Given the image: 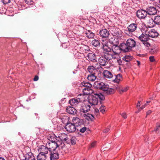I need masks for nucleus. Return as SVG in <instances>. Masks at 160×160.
Wrapping results in <instances>:
<instances>
[{
    "label": "nucleus",
    "mask_w": 160,
    "mask_h": 160,
    "mask_svg": "<svg viewBox=\"0 0 160 160\" xmlns=\"http://www.w3.org/2000/svg\"><path fill=\"white\" fill-rule=\"evenodd\" d=\"M94 87L97 89L103 91L104 93L108 94H111L113 93L114 90L113 89L109 88L108 84L100 81H97L94 82Z\"/></svg>",
    "instance_id": "f257e3e1"
},
{
    "label": "nucleus",
    "mask_w": 160,
    "mask_h": 160,
    "mask_svg": "<svg viewBox=\"0 0 160 160\" xmlns=\"http://www.w3.org/2000/svg\"><path fill=\"white\" fill-rule=\"evenodd\" d=\"M136 42L132 38H129L126 43H121L122 48V51L124 52H128L131 51L133 48L135 47Z\"/></svg>",
    "instance_id": "f03ea898"
},
{
    "label": "nucleus",
    "mask_w": 160,
    "mask_h": 160,
    "mask_svg": "<svg viewBox=\"0 0 160 160\" xmlns=\"http://www.w3.org/2000/svg\"><path fill=\"white\" fill-rule=\"evenodd\" d=\"M59 141L57 142H48L46 143V147L48 148L49 151L51 152L55 151L56 150L59 149Z\"/></svg>",
    "instance_id": "7ed1b4c3"
},
{
    "label": "nucleus",
    "mask_w": 160,
    "mask_h": 160,
    "mask_svg": "<svg viewBox=\"0 0 160 160\" xmlns=\"http://www.w3.org/2000/svg\"><path fill=\"white\" fill-rule=\"evenodd\" d=\"M38 150L39 152V154L37 156L39 159L40 158H46V154L48 153L49 149L46 147V146L41 145L40 146L38 149Z\"/></svg>",
    "instance_id": "20e7f679"
},
{
    "label": "nucleus",
    "mask_w": 160,
    "mask_h": 160,
    "mask_svg": "<svg viewBox=\"0 0 160 160\" xmlns=\"http://www.w3.org/2000/svg\"><path fill=\"white\" fill-rule=\"evenodd\" d=\"M93 94L94 95H90L88 98V103L91 105H97L98 102V96H96L95 93Z\"/></svg>",
    "instance_id": "39448f33"
},
{
    "label": "nucleus",
    "mask_w": 160,
    "mask_h": 160,
    "mask_svg": "<svg viewBox=\"0 0 160 160\" xmlns=\"http://www.w3.org/2000/svg\"><path fill=\"white\" fill-rule=\"evenodd\" d=\"M122 48L121 44L120 47L116 45H113L112 47V52L117 58L119 57V54L121 52V51H122Z\"/></svg>",
    "instance_id": "423d86ee"
},
{
    "label": "nucleus",
    "mask_w": 160,
    "mask_h": 160,
    "mask_svg": "<svg viewBox=\"0 0 160 160\" xmlns=\"http://www.w3.org/2000/svg\"><path fill=\"white\" fill-rule=\"evenodd\" d=\"M81 95L82 94H80L76 98H73L70 99L69 101L70 104L72 106H77L80 102L83 101L82 99V98L78 97L79 96H81Z\"/></svg>",
    "instance_id": "0eeeda50"
},
{
    "label": "nucleus",
    "mask_w": 160,
    "mask_h": 160,
    "mask_svg": "<svg viewBox=\"0 0 160 160\" xmlns=\"http://www.w3.org/2000/svg\"><path fill=\"white\" fill-rule=\"evenodd\" d=\"M65 128L67 131L71 133L74 132L75 131L76 126L75 125L73 124L72 123L69 122L66 123Z\"/></svg>",
    "instance_id": "6e6552de"
},
{
    "label": "nucleus",
    "mask_w": 160,
    "mask_h": 160,
    "mask_svg": "<svg viewBox=\"0 0 160 160\" xmlns=\"http://www.w3.org/2000/svg\"><path fill=\"white\" fill-rule=\"evenodd\" d=\"M137 16L140 19H145L147 18V12L146 11L142 9L138 10L137 12Z\"/></svg>",
    "instance_id": "1a4fd4ad"
},
{
    "label": "nucleus",
    "mask_w": 160,
    "mask_h": 160,
    "mask_svg": "<svg viewBox=\"0 0 160 160\" xmlns=\"http://www.w3.org/2000/svg\"><path fill=\"white\" fill-rule=\"evenodd\" d=\"M103 56L108 61H109L112 59L115 60L116 58H117L112 52H104Z\"/></svg>",
    "instance_id": "9d476101"
},
{
    "label": "nucleus",
    "mask_w": 160,
    "mask_h": 160,
    "mask_svg": "<svg viewBox=\"0 0 160 160\" xmlns=\"http://www.w3.org/2000/svg\"><path fill=\"white\" fill-rule=\"evenodd\" d=\"M137 27V25L136 24L132 23L129 25L128 27V33H126V34L130 36L131 33L134 32L136 29Z\"/></svg>",
    "instance_id": "9b49d317"
},
{
    "label": "nucleus",
    "mask_w": 160,
    "mask_h": 160,
    "mask_svg": "<svg viewBox=\"0 0 160 160\" xmlns=\"http://www.w3.org/2000/svg\"><path fill=\"white\" fill-rule=\"evenodd\" d=\"M146 11L147 14L151 15H154L157 13L156 8L153 7H149L147 8Z\"/></svg>",
    "instance_id": "f8f14e48"
},
{
    "label": "nucleus",
    "mask_w": 160,
    "mask_h": 160,
    "mask_svg": "<svg viewBox=\"0 0 160 160\" xmlns=\"http://www.w3.org/2000/svg\"><path fill=\"white\" fill-rule=\"evenodd\" d=\"M90 105L88 103L84 104L81 106L80 111L83 112H86L90 110Z\"/></svg>",
    "instance_id": "ddd939ff"
},
{
    "label": "nucleus",
    "mask_w": 160,
    "mask_h": 160,
    "mask_svg": "<svg viewBox=\"0 0 160 160\" xmlns=\"http://www.w3.org/2000/svg\"><path fill=\"white\" fill-rule=\"evenodd\" d=\"M146 33H147L149 37L152 38H155L158 35V33L154 29H152L148 31H146Z\"/></svg>",
    "instance_id": "4468645a"
},
{
    "label": "nucleus",
    "mask_w": 160,
    "mask_h": 160,
    "mask_svg": "<svg viewBox=\"0 0 160 160\" xmlns=\"http://www.w3.org/2000/svg\"><path fill=\"white\" fill-rule=\"evenodd\" d=\"M99 34L102 38H106L108 37L110 34V33L108 30L106 29H104L100 30Z\"/></svg>",
    "instance_id": "2eb2a0df"
},
{
    "label": "nucleus",
    "mask_w": 160,
    "mask_h": 160,
    "mask_svg": "<svg viewBox=\"0 0 160 160\" xmlns=\"http://www.w3.org/2000/svg\"><path fill=\"white\" fill-rule=\"evenodd\" d=\"M108 60L103 55L98 59V62L101 66H105L108 63Z\"/></svg>",
    "instance_id": "dca6fc26"
},
{
    "label": "nucleus",
    "mask_w": 160,
    "mask_h": 160,
    "mask_svg": "<svg viewBox=\"0 0 160 160\" xmlns=\"http://www.w3.org/2000/svg\"><path fill=\"white\" fill-rule=\"evenodd\" d=\"M139 39L142 42L148 41L149 39V36L146 33V31L145 33H142L139 37Z\"/></svg>",
    "instance_id": "f3484780"
},
{
    "label": "nucleus",
    "mask_w": 160,
    "mask_h": 160,
    "mask_svg": "<svg viewBox=\"0 0 160 160\" xmlns=\"http://www.w3.org/2000/svg\"><path fill=\"white\" fill-rule=\"evenodd\" d=\"M25 158L23 160H35L34 157L31 152L27 153L24 155Z\"/></svg>",
    "instance_id": "a211bd4d"
},
{
    "label": "nucleus",
    "mask_w": 160,
    "mask_h": 160,
    "mask_svg": "<svg viewBox=\"0 0 160 160\" xmlns=\"http://www.w3.org/2000/svg\"><path fill=\"white\" fill-rule=\"evenodd\" d=\"M83 94L84 95H88L93 93V90L91 87L85 88L83 89Z\"/></svg>",
    "instance_id": "6ab92c4d"
},
{
    "label": "nucleus",
    "mask_w": 160,
    "mask_h": 160,
    "mask_svg": "<svg viewBox=\"0 0 160 160\" xmlns=\"http://www.w3.org/2000/svg\"><path fill=\"white\" fill-rule=\"evenodd\" d=\"M87 57L89 60L92 62L96 61V55L93 52H91L89 53L87 56Z\"/></svg>",
    "instance_id": "aec40b11"
},
{
    "label": "nucleus",
    "mask_w": 160,
    "mask_h": 160,
    "mask_svg": "<svg viewBox=\"0 0 160 160\" xmlns=\"http://www.w3.org/2000/svg\"><path fill=\"white\" fill-rule=\"evenodd\" d=\"M66 112L71 114H76L77 111L76 109L72 107H68L66 109Z\"/></svg>",
    "instance_id": "412c9836"
},
{
    "label": "nucleus",
    "mask_w": 160,
    "mask_h": 160,
    "mask_svg": "<svg viewBox=\"0 0 160 160\" xmlns=\"http://www.w3.org/2000/svg\"><path fill=\"white\" fill-rule=\"evenodd\" d=\"M72 123L75 125V126H78L80 125L82 122L81 120L77 117H73L72 120Z\"/></svg>",
    "instance_id": "4be33fe9"
},
{
    "label": "nucleus",
    "mask_w": 160,
    "mask_h": 160,
    "mask_svg": "<svg viewBox=\"0 0 160 160\" xmlns=\"http://www.w3.org/2000/svg\"><path fill=\"white\" fill-rule=\"evenodd\" d=\"M87 70L90 74H96L98 72V70L92 66H89Z\"/></svg>",
    "instance_id": "5701e85b"
},
{
    "label": "nucleus",
    "mask_w": 160,
    "mask_h": 160,
    "mask_svg": "<svg viewBox=\"0 0 160 160\" xmlns=\"http://www.w3.org/2000/svg\"><path fill=\"white\" fill-rule=\"evenodd\" d=\"M52 152H52L50 153V160H55L58 159L59 158L58 153L56 151Z\"/></svg>",
    "instance_id": "b1692460"
},
{
    "label": "nucleus",
    "mask_w": 160,
    "mask_h": 160,
    "mask_svg": "<svg viewBox=\"0 0 160 160\" xmlns=\"http://www.w3.org/2000/svg\"><path fill=\"white\" fill-rule=\"evenodd\" d=\"M147 21V23L148 24V26L150 27H153L154 26V24L153 23L154 22V19L152 18L147 17V18H145Z\"/></svg>",
    "instance_id": "393cba45"
},
{
    "label": "nucleus",
    "mask_w": 160,
    "mask_h": 160,
    "mask_svg": "<svg viewBox=\"0 0 160 160\" xmlns=\"http://www.w3.org/2000/svg\"><path fill=\"white\" fill-rule=\"evenodd\" d=\"M103 74L105 77L110 78L112 77L113 75L111 72L108 70H104L103 72Z\"/></svg>",
    "instance_id": "a878e982"
},
{
    "label": "nucleus",
    "mask_w": 160,
    "mask_h": 160,
    "mask_svg": "<svg viewBox=\"0 0 160 160\" xmlns=\"http://www.w3.org/2000/svg\"><path fill=\"white\" fill-rule=\"evenodd\" d=\"M96 74H90L88 75V76L87 77V78L89 81L93 82L96 79Z\"/></svg>",
    "instance_id": "bb28decb"
},
{
    "label": "nucleus",
    "mask_w": 160,
    "mask_h": 160,
    "mask_svg": "<svg viewBox=\"0 0 160 160\" xmlns=\"http://www.w3.org/2000/svg\"><path fill=\"white\" fill-rule=\"evenodd\" d=\"M61 119L63 123L66 124V123L69 122V117L67 116L64 115L62 116L61 117Z\"/></svg>",
    "instance_id": "cd10ccee"
},
{
    "label": "nucleus",
    "mask_w": 160,
    "mask_h": 160,
    "mask_svg": "<svg viewBox=\"0 0 160 160\" xmlns=\"http://www.w3.org/2000/svg\"><path fill=\"white\" fill-rule=\"evenodd\" d=\"M86 37L89 38H92L95 36V34L90 30H87L85 33Z\"/></svg>",
    "instance_id": "c85d7f7f"
},
{
    "label": "nucleus",
    "mask_w": 160,
    "mask_h": 160,
    "mask_svg": "<svg viewBox=\"0 0 160 160\" xmlns=\"http://www.w3.org/2000/svg\"><path fill=\"white\" fill-rule=\"evenodd\" d=\"M59 137L62 141H66L68 139V135L64 133L61 134Z\"/></svg>",
    "instance_id": "c756f323"
},
{
    "label": "nucleus",
    "mask_w": 160,
    "mask_h": 160,
    "mask_svg": "<svg viewBox=\"0 0 160 160\" xmlns=\"http://www.w3.org/2000/svg\"><path fill=\"white\" fill-rule=\"evenodd\" d=\"M102 48L104 51L106 52H112V49L108 46L107 44H104L102 43Z\"/></svg>",
    "instance_id": "7c9ffc66"
},
{
    "label": "nucleus",
    "mask_w": 160,
    "mask_h": 160,
    "mask_svg": "<svg viewBox=\"0 0 160 160\" xmlns=\"http://www.w3.org/2000/svg\"><path fill=\"white\" fill-rule=\"evenodd\" d=\"M91 43L92 45L96 47H99L100 45L99 41L97 39L93 40Z\"/></svg>",
    "instance_id": "2f4dec72"
},
{
    "label": "nucleus",
    "mask_w": 160,
    "mask_h": 160,
    "mask_svg": "<svg viewBox=\"0 0 160 160\" xmlns=\"http://www.w3.org/2000/svg\"><path fill=\"white\" fill-rule=\"evenodd\" d=\"M128 89V87L126 86L123 88H117V89L120 93L126 92Z\"/></svg>",
    "instance_id": "473e14b6"
},
{
    "label": "nucleus",
    "mask_w": 160,
    "mask_h": 160,
    "mask_svg": "<svg viewBox=\"0 0 160 160\" xmlns=\"http://www.w3.org/2000/svg\"><path fill=\"white\" fill-rule=\"evenodd\" d=\"M154 22L156 24L160 25V16H157L154 17Z\"/></svg>",
    "instance_id": "72a5a7b5"
},
{
    "label": "nucleus",
    "mask_w": 160,
    "mask_h": 160,
    "mask_svg": "<svg viewBox=\"0 0 160 160\" xmlns=\"http://www.w3.org/2000/svg\"><path fill=\"white\" fill-rule=\"evenodd\" d=\"M132 57L129 55H126L122 58V60L126 62H129L132 59Z\"/></svg>",
    "instance_id": "f704fd0d"
},
{
    "label": "nucleus",
    "mask_w": 160,
    "mask_h": 160,
    "mask_svg": "<svg viewBox=\"0 0 160 160\" xmlns=\"http://www.w3.org/2000/svg\"><path fill=\"white\" fill-rule=\"evenodd\" d=\"M49 138V142H56V140H57V137L54 134L50 135Z\"/></svg>",
    "instance_id": "c9c22d12"
},
{
    "label": "nucleus",
    "mask_w": 160,
    "mask_h": 160,
    "mask_svg": "<svg viewBox=\"0 0 160 160\" xmlns=\"http://www.w3.org/2000/svg\"><path fill=\"white\" fill-rule=\"evenodd\" d=\"M154 131L158 134H160V123H157L156 128Z\"/></svg>",
    "instance_id": "e433bc0d"
},
{
    "label": "nucleus",
    "mask_w": 160,
    "mask_h": 160,
    "mask_svg": "<svg viewBox=\"0 0 160 160\" xmlns=\"http://www.w3.org/2000/svg\"><path fill=\"white\" fill-rule=\"evenodd\" d=\"M82 85L85 88L91 87V84L87 82L83 81L82 82Z\"/></svg>",
    "instance_id": "4c0bfd02"
},
{
    "label": "nucleus",
    "mask_w": 160,
    "mask_h": 160,
    "mask_svg": "<svg viewBox=\"0 0 160 160\" xmlns=\"http://www.w3.org/2000/svg\"><path fill=\"white\" fill-rule=\"evenodd\" d=\"M96 96H98V98L101 100H104L105 98L104 96L101 93H95Z\"/></svg>",
    "instance_id": "58836bf2"
},
{
    "label": "nucleus",
    "mask_w": 160,
    "mask_h": 160,
    "mask_svg": "<svg viewBox=\"0 0 160 160\" xmlns=\"http://www.w3.org/2000/svg\"><path fill=\"white\" fill-rule=\"evenodd\" d=\"M119 58V56L117 58H116L117 60V62L119 65H122L123 63H122V61Z\"/></svg>",
    "instance_id": "ea45409f"
},
{
    "label": "nucleus",
    "mask_w": 160,
    "mask_h": 160,
    "mask_svg": "<svg viewBox=\"0 0 160 160\" xmlns=\"http://www.w3.org/2000/svg\"><path fill=\"white\" fill-rule=\"evenodd\" d=\"M106 108L105 106H102L100 108V111L102 113H103L104 112H105L106 109Z\"/></svg>",
    "instance_id": "a19ab883"
},
{
    "label": "nucleus",
    "mask_w": 160,
    "mask_h": 160,
    "mask_svg": "<svg viewBox=\"0 0 160 160\" xmlns=\"http://www.w3.org/2000/svg\"><path fill=\"white\" fill-rule=\"evenodd\" d=\"M76 138L75 137H72L71 139V142L72 144H75L76 143Z\"/></svg>",
    "instance_id": "79ce46f5"
},
{
    "label": "nucleus",
    "mask_w": 160,
    "mask_h": 160,
    "mask_svg": "<svg viewBox=\"0 0 160 160\" xmlns=\"http://www.w3.org/2000/svg\"><path fill=\"white\" fill-rule=\"evenodd\" d=\"M1 1L3 4L5 5L10 3V0H1Z\"/></svg>",
    "instance_id": "37998d69"
},
{
    "label": "nucleus",
    "mask_w": 160,
    "mask_h": 160,
    "mask_svg": "<svg viewBox=\"0 0 160 160\" xmlns=\"http://www.w3.org/2000/svg\"><path fill=\"white\" fill-rule=\"evenodd\" d=\"M147 41H148L143 42L142 43L145 46L147 47H149L150 46V45L149 42H147Z\"/></svg>",
    "instance_id": "c03bdc74"
},
{
    "label": "nucleus",
    "mask_w": 160,
    "mask_h": 160,
    "mask_svg": "<svg viewBox=\"0 0 160 160\" xmlns=\"http://www.w3.org/2000/svg\"><path fill=\"white\" fill-rule=\"evenodd\" d=\"M25 3L28 4H31L32 3V0H24Z\"/></svg>",
    "instance_id": "a18cd8bd"
},
{
    "label": "nucleus",
    "mask_w": 160,
    "mask_h": 160,
    "mask_svg": "<svg viewBox=\"0 0 160 160\" xmlns=\"http://www.w3.org/2000/svg\"><path fill=\"white\" fill-rule=\"evenodd\" d=\"M110 130V127H108L107 128L104 129L103 130V132L105 133H106L108 132Z\"/></svg>",
    "instance_id": "49530a36"
},
{
    "label": "nucleus",
    "mask_w": 160,
    "mask_h": 160,
    "mask_svg": "<svg viewBox=\"0 0 160 160\" xmlns=\"http://www.w3.org/2000/svg\"><path fill=\"white\" fill-rule=\"evenodd\" d=\"M86 128L85 127H84L80 130V132L82 133H83L86 130Z\"/></svg>",
    "instance_id": "de8ad7c7"
},
{
    "label": "nucleus",
    "mask_w": 160,
    "mask_h": 160,
    "mask_svg": "<svg viewBox=\"0 0 160 160\" xmlns=\"http://www.w3.org/2000/svg\"><path fill=\"white\" fill-rule=\"evenodd\" d=\"M122 116L124 119H126L127 118V115L126 113L124 112L121 114Z\"/></svg>",
    "instance_id": "09e8293b"
},
{
    "label": "nucleus",
    "mask_w": 160,
    "mask_h": 160,
    "mask_svg": "<svg viewBox=\"0 0 160 160\" xmlns=\"http://www.w3.org/2000/svg\"><path fill=\"white\" fill-rule=\"evenodd\" d=\"M149 59L151 62H153L154 61L155 59L154 58V57L153 56H151L149 57Z\"/></svg>",
    "instance_id": "8fccbe9b"
},
{
    "label": "nucleus",
    "mask_w": 160,
    "mask_h": 160,
    "mask_svg": "<svg viewBox=\"0 0 160 160\" xmlns=\"http://www.w3.org/2000/svg\"><path fill=\"white\" fill-rule=\"evenodd\" d=\"M117 78H118L117 77H116V78L114 80V81L117 83H118L119 82L120 79H118Z\"/></svg>",
    "instance_id": "3c124183"
},
{
    "label": "nucleus",
    "mask_w": 160,
    "mask_h": 160,
    "mask_svg": "<svg viewBox=\"0 0 160 160\" xmlns=\"http://www.w3.org/2000/svg\"><path fill=\"white\" fill-rule=\"evenodd\" d=\"M38 77L37 76H36L33 79V80L34 81H36L38 80Z\"/></svg>",
    "instance_id": "603ef678"
},
{
    "label": "nucleus",
    "mask_w": 160,
    "mask_h": 160,
    "mask_svg": "<svg viewBox=\"0 0 160 160\" xmlns=\"http://www.w3.org/2000/svg\"><path fill=\"white\" fill-rule=\"evenodd\" d=\"M96 144V142H93L92 143H91V146H90V148H93L94 147Z\"/></svg>",
    "instance_id": "864d4df0"
},
{
    "label": "nucleus",
    "mask_w": 160,
    "mask_h": 160,
    "mask_svg": "<svg viewBox=\"0 0 160 160\" xmlns=\"http://www.w3.org/2000/svg\"><path fill=\"white\" fill-rule=\"evenodd\" d=\"M85 47L86 48H85L84 49V50L86 51H89L90 49L87 46H85Z\"/></svg>",
    "instance_id": "5fc2aeb1"
},
{
    "label": "nucleus",
    "mask_w": 160,
    "mask_h": 160,
    "mask_svg": "<svg viewBox=\"0 0 160 160\" xmlns=\"http://www.w3.org/2000/svg\"><path fill=\"white\" fill-rule=\"evenodd\" d=\"M40 159H39L38 158H37V160H46V158H40Z\"/></svg>",
    "instance_id": "6e6d98bb"
},
{
    "label": "nucleus",
    "mask_w": 160,
    "mask_h": 160,
    "mask_svg": "<svg viewBox=\"0 0 160 160\" xmlns=\"http://www.w3.org/2000/svg\"><path fill=\"white\" fill-rule=\"evenodd\" d=\"M140 102L138 101V102L137 104V108H138V107H140Z\"/></svg>",
    "instance_id": "4d7b16f0"
},
{
    "label": "nucleus",
    "mask_w": 160,
    "mask_h": 160,
    "mask_svg": "<svg viewBox=\"0 0 160 160\" xmlns=\"http://www.w3.org/2000/svg\"><path fill=\"white\" fill-rule=\"evenodd\" d=\"M145 105H144L143 106H142L140 108H138V109H140V110H141V111L142 110L143 108H144L145 107Z\"/></svg>",
    "instance_id": "13d9d810"
},
{
    "label": "nucleus",
    "mask_w": 160,
    "mask_h": 160,
    "mask_svg": "<svg viewBox=\"0 0 160 160\" xmlns=\"http://www.w3.org/2000/svg\"><path fill=\"white\" fill-rule=\"evenodd\" d=\"M137 65L138 66H139L140 64V61H137Z\"/></svg>",
    "instance_id": "bf43d9fd"
},
{
    "label": "nucleus",
    "mask_w": 160,
    "mask_h": 160,
    "mask_svg": "<svg viewBox=\"0 0 160 160\" xmlns=\"http://www.w3.org/2000/svg\"><path fill=\"white\" fill-rule=\"evenodd\" d=\"M151 111H150V110H149L147 112V115H148V114H150V113H151Z\"/></svg>",
    "instance_id": "052dcab7"
},
{
    "label": "nucleus",
    "mask_w": 160,
    "mask_h": 160,
    "mask_svg": "<svg viewBox=\"0 0 160 160\" xmlns=\"http://www.w3.org/2000/svg\"><path fill=\"white\" fill-rule=\"evenodd\" d=\"M0 160H5L3 158H2V157H0Z\"/></svg>",
    "instance_id": "680f3d73"
},
{
    "label": "nucleus",
    "mask_w": 160,
    "mask_h": 160,
    "mask_svg": "<svg viewBox=\"0 0 160 160\" xmlns=\"http://www.w3.org/2000/svg\"><path fill=\"white\" fill-rule=\"evenodd\" d=\"M141 111V110H140V109H138V111L137 112H136V113H138L140 111Z\"/></svg>",
    "instance_id": "e2e57ef3"
},
{
    "label": "nucleus",
    "mask_w": 160,
    "mask_h": 160,
    "mask_svg": "<svg viewBox=\"0 0 160 160\" xmlns=\"http://www.w3.org/2000/svg\"><path fill=\"white\" fill-rule=\"evenodd\" d=\"M80 54V53H78V52H77L75 55H76L77 54V55H78V54Z\"/></svg>",
    "instance_id": "0e129e2a"
},
{
    "label": "nucleus",
    "mask_w": 160,
    "mask_h": 160,
    "mask_svg": "<svg viewBox=\"0 0 160 160\" xmlns=\"http://www.w3.org/2000/svg\"><path fill=\"white\" fill-rule=\"evenodd\" d=\"M91 115V116H92V118H94V117H93V116L92 115Z\"/></svg>",
    "instance_id": "69168bd1"
},
{
    "label": "nucleus",
    "mask_w": 160,
    "mask_h": 160,
    "mask_svg": "<svg viewBox=\"0 0 160 160\" xmlns=\"http://www.w3.org/2000/svg\"><path fill=\"white\" fill-rule=\"evenodd\" d=\"M149 101H147V103H149Z\"/></svg>",
    "instance_id": "338daca9"
},
{
    "label": "nucleus",
    "mask_w": 160,
    "mask_h": 160,
    "mask_svg": "<svg viewBox=\"0 0 160 160\" xmlns=\"http://www.w3.org/2000/svg\"><path fill=\"white\" fill-rule=\"evenodd\" d=\"M159 2L160 3V0H158Z\"/></svg>",
    "instance_id": "774afa93"
}]
</instances>
